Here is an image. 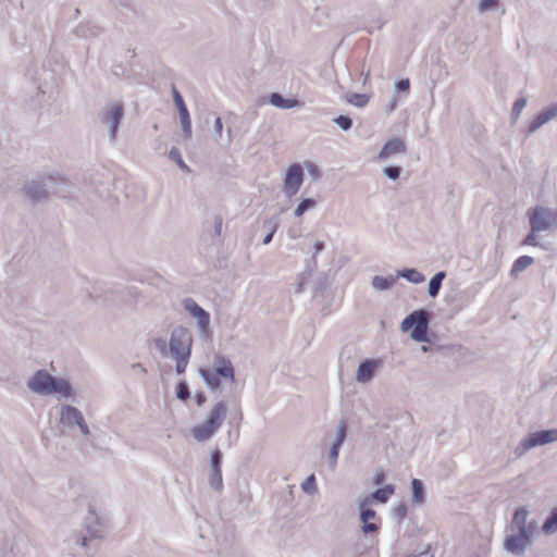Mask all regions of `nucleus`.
Masks as SVG:
<instances>
[{"mask_svg":"<svg viewBox=\"0 0 557 557\" xmlns=\"http://www.w3.org/2000/svg\"><path fill=\"white\" fill-rule=\"evenodd\" d=\"M61 422L67 425H78L84 434L89 433L88 425L86 424L79 410L72 406H65L61 410Z\"/></svg>","mask_w":557,"mask_h":557,"instance_id":"obj_9","label":"nucleus"},{"mask_svg":"<svg viewBox=\"0 0 557 557\" xmlns=\"http://www.w3.org/2000/svg\"><path fill=\"white\" fill-rule=\"evenodd\" d=\"M225 416V405L223 403L215 404L208 418L201 424L191 429L193 436L199 442L209 440L220 429Z\"/></svg>","mask_w":557,"mask_h":557,"instance_id":"obj_3","label":"nucleus"},{"mask_svg":"<svg viewBox=\"0 0 557 557\" xmlns=\"http://www.w3.org/2000/svg\"><path fill=\"white\" fill-rule=\"evenodd\" d=\"M110 115H111V120H112L111 136L113 137L115 135V133H116L119 123H120V121L122 119V115H123L122 107L120 104L114 106L111 109Z\"/></svg>","mask_w":557,"mask_h":557,"instance_id":"obj_22","label":"nucleus"},{"mask_svg":"<svg viewBox=\"0 0 557 557\" xmlns=\"http://www.w3.org/2000/svg\"><path fill=\"white\" fill-rule=\"evenodd\" d=\"M527 100L524 98H519L516 100L512 108V114L516 119L520 115L521 111L524 109Z\"/></svg>","mask_w":557,"mask_h":557,"instance_id":"obj_33","label":"nucleus"},{"mask_svg":"<svg viewBox=\"0 0 557 557\" xmlns=\"http://www.w3.org/2000/svg\"><path fill=\"white\" fill-rule=\"evenodd\" d=\"M302 490L307 493H311L315 490V478L313 474L308 476L302 483Z\"/></svg>","mask_w":557,"mask_h":557,"instance_id":"obj_35","label":"nucleus"},{"mask_svg":"<svg viewBox=\"0 0 557 557\" xmlns=\"http://www.w3.org/2000/svg\"><path fill=\"white\" fill-rule=\"evenodd\" d=\"M181 124L183 126L186 136L189 137L191 135V121L188 111H184L180 113Z\"/></svg>","mask_w":557,"mask_h":557,"instance_id":"obj_28","label":"nucleus"},{"mask_svg":"<svg viewBox=\"0 0 557 557\" xmlns=\"http://www.w3.org/2000/svg\"><path fill=\"white\" fill-rule=\"evenodd\" d=\"M216 371L220 375L228 379L234 377V371L233 367L230 361L227 360H221L219 367L216 368Z\"/></svg>","mask_w":557,"mask_h":557,"instance_id":"obj_25","label":"nucleus"},{"mask_svg":"<svg viewBox=\"0 0 557 557\" xmlns=\"http://www.w3.org/2000/svg\"><path fill=\"white\" fill-rule=\"evenodd\" d=\"M185 308L188 310L194 317L198 319V323L202 330H206L209 325V314L200 308L194 300L187 299L185 301Z\"/></svg>","mask_w":557,"mask_h":557,"instance_id":"obj_11","label":"nucleus"},{"mask_svg":"<svg viewBox=\"0 0 557 557\" xmlns=\"http://www.w3.org/2000/svg\"><path fill=\"white\" fill-rule=\"evenodd\" d=\"M411 337L417 342H425L429 327V317L424 310H416L404 319L401 330L404 332L412 329Z\"/></svg>","mask_w":557,"mask_h":557,"instance_id":"obj_4","label":"nucleus"},{"mask_svg":"<svg viewBox=\"0 0 557 557\" xmlns=\"http://www.w3.org/2000/svg\"><path fill=\"white\" fill-rule=\"evenodd\" d=\"M270 102L273 106H275L277 108H282V109H290V108L299 106L298 100H296V99H285L280 94H276V92L271 95Z\"/></svg>","mask_w":557,"mask_h":557,"instance_id":"obj_16","label":"nucleus"},{"mask_svg":"<svg viewBox=\"0 0 557 557\" xmlns=\"http://www.w3.org/2000/svg\"><path fill=\"white\" fill-rule=\"evenodd\" d=\"M172 94H173V99H174L175 106L178 110V113L188 111L187 107L183 100L182 95L180 94V91L176 89L175 86L172 87Z\"/></svg>","mask_w":557,"mask_h":557,"instance_id":"obj_29","label":"nucleus"},{"mask_svg":"<svg viewBox=\"0 0 557 557\" xmlns=\"http://www.w3.org/2000/svg\"><path fill=\"white\" fill-rule=\"evenodd\" d=\"M220 461H221V453L220 450H214L212 454V470H221L220 468Z\"/></svg>","mask_w":557,"mask_h":557,"instance_id":"obj_38","label":"nucleus"},{"mask_svg":"<svg viewBox=\"0 0 557 557\" xmlns=\"http://www.w3.org/2000/svg\"><path fill=\"white\" fill-rule=\"evenodd\" d=\"M26 193L32 199H39L45 195L44 190L39 189L37 186L27 187Z\"/></svg>","mask_w":557,"mask_h":557,"instance_id":"obj_36","label":"nucleus"},{"mask_svg":"<svg viewBox=\"0 0 557 557\" xmlns=\"http://www.w3.org/2000/svg\"><path fill=\"white\" fill-rule=\"evenodd\" d=\"M534 260L530 256H521L519 257L512 264L511 268V274L517 275L518 273L522 272L527 268H529L531 264H533Z\"/></svg>","mask_w":557,"mask_h":557,"instance_id":"obj_18","label":"nucleus"},{"mask_svg":"<svg viewBox=\"0 0 557 557\" xmlns=\"http://www.w3.org/2000/svg\"><path fill=\"white\" fill-rule=\"evenodd\" d=\"M207 381L209 382L210 385L218 386V380L211 381V379L207 376Z\"/></svg>","mask_w":557,"mask_h":557,"instance_id":"obj_46","label":"nucleus"},{"mask_svg":"<svg viewBox=\"0 0 557 557\" xmlns=\"http://www.w3.org/2000/svg\"><path fill=\"white\" fill-rule=\"evenodd\" d=\"M377 363L379 361L375 360H366L360 363L357 372V380L363 383L370 381Z\"/></svg>","mask_w":557,"mask_h":557,"instance_id":"obj_13","label":"nucleus"},{"mask_svg":"<svg viewBox=\"0 0 557 557\" xmlns=\"http://www.w3.org/2000/svg\"><path fill=\"white\" fill-rule=\"evenodd\" d=\"M523 244H524V245H529V246H536V245H537L536 236H535L534 232H533V233H531V234H529V235L525 237V239H524Z\"/></svg>","mask_w":557,"mask_h":557,"instance_id":"obj_41","label":"nucleus"},{"mask_svg":"<svg viewBox=\"0 0 557 557\" xmlns=\"http://www.w3.org/2000/svg\"><path fill=\"white\" fill-rule=\"evenodd\" d=\"M412 485V499L417 504H422L424 500V492H423V484L420 480L413 479L411 481Z\"/></svg>","mask_w":557,"mask_h":557,"instance_id":"obj_21","label":"nucleus"},{"mask_svg":"<svg viewBox=\"0 0 557 557\" xmlns=\"http://www.w3.org/2000/svg\"><path fill=\"white\" fill-rule=\"evenodd\" d=\"M210 484L213 488L218 491L222 488L223 483L221 470H212V474L210 476Z\"/></svg>","mask_w":557,"mask_h":557,"instance_id":"obj_31","label":"nucleus"},{"mask_svg":"<svg viewBox=\"0 0 557 557\" xmlns=\"http://www.w3.org/2000/svg\"><path fill=\"white\" fill-rule=\"evenodd\" d=\"M394 486L393 485H386L382 488H379L376 490L374 493H372L371 495L369 496H366L363 499H369V505L373 502V500H376L379 503H386L389 497L394 494Z\"/></svg>","mask_w":557,"mask_h":557,"instance_id":"obj_14","label":"nucleus"},{"mask_svg":"<svg viewBox=\"0 0 557 557\" xmlns=\"http://www.w3.org/2000/svg\"><path fill=\"white\" fill-rule=\"evenodd\" d=\"M28 386L40 394L59 393L65 397L72 395V388L65 380H55L46 371H38L30 379Z\"/></svg>","mask_w":557,"mask_h":557,"instance_id":"obj_1","label":"nucleus"},{"mask_svg":"<svg viewBox=\"0 0 557 557\" xmlns=\"http://www.w3.org/2000/svg\"><path fill=\"white\" fill-rule=\"evenodd\" d=\"M444 277H445V273L438 272L431 278L430 284H429L430 296L435 297L438 294V290L441 288L442 281L444 280Z\"/></svg>","mask_w":557,"mask_h":557,"instance_id":"obj_23","label":"nucleus"},{"mask_svg":"<svg viewBox=\"0 0 557 557\" xmlns=\"http://www.w3.org/2000/svg\"><path fill=\"white\" fill-rule=\"evenodd\" d=\"M369 499L359 500L360 520L363 522L362 532L364 534L377 532L381 528V520L373 509L368 508Z\"/></svg>","mask_w":557,"mask_h":557,"instance_id":"obj_6","label":"nucleus"},{"mask_svg":"<svg viewBox=\"0 0 557 557\" xmlns=\"http://www.w3.org/2000/svg\"><path fill=\"white\" fill-rule=\"evenodd\" d=\"M176 394H177V397L182 400H186L189 398V389H188V386L181 382L177 384V387H176Z\"/></svg>","mask_w":557,"mask_h":557,"instance_id":"obj_32","label":"nucleus"},{"mask_svg":"<svg viewBox=\"0 0 557 557\" xmlns=\"http://www.w3.org/2000/svg\"><path fill=\"white\" fill-rule=\"evenodd\" d=\"M542 530L545 534H552L557 531V507L553 509L550 516L543 524Z\"/></svg>","mask_w":557,"mask_h":557,"instance_id":"obj_20","label":"nucleus"},{"mask_svg":"<svg viewBox=\"0 0 557 557\" xmlns=\"http://www.w3.org/2000/svg\"><path fill=\"white\" fill-rule=\"evenodd\" d=\"M409 87H410L409 79H400V81L396 84V88H397V90H399V91H408V90H409Z\"/></svg>","mask_w":557,"mask_h":557,"instance_id":"obj_40","label":"nucleus"},{"mask_svg":"<svg viewBox=\"0 0 557 557\" xmlns=\"http://www.w3.org/2000/svg\"><path fill=\"white\" fill-rule=\"evenodd\" d=\"M178 163H180V165H181V166H184V168H185V165H184V163H183V161H182V160H178Z\"/></svg>","mask_w":557,"mask_h":557,"instance_id":"obj_48","label":"nucleus"},{"mask_svg":"<svg viewBox=\"0 0 557 557\" xmlns=\"http://www.w3.org/2000/svg\"><path fill=\"white\" fill-rule=\"evenodd\" d=\"M214 126H215V129L219 133V135H221L222 134V129H223V123H222L221 117H216L215 119Z\"/></svg>","mask_w":557,"mask_h":557,"instance_id":"obj_42","label":"nucleus"},{"mask_svg":"<svg viewBox=\"0 0 557 557\" xmlns=\"http://www.w3.org/2000/svg\"><path fill=\"white\" fill-rule=\"evenodd\" d=\"M304 181L302 169L299 164H293L288 168L285 180L284 189L287 196L292 197L297 194Z\"/></svg>","mask_w":557,"mask_h":557,"instance_id":"obj_7","label":"nucleus"},{"mask_svg":"<svg viewBox=\"0 0 557 557\" xmlns=\"http://www.w3.org/2000/svg\"><path fill=\"white\" fill-rule=\"evenodd\" d=\"M272 237H273V232L265 236V238L263 239V244H265V245L269 244L271 242Z\"/></svg>","mask_w":557,"mask_h":557,"instance_id":"obj_45","label":"nucleus"},{"mask_svg":"<svg viewBox=\"0 0 557 557\" xmlns=\"http://www.w3.org/2000/svg\"><path fill=\"white\" fill-rule=\"evenodd\" d=\"M394 283V278L393 277H382V276H374L373 280H372V285L374 288L376 289H386L388 287H391Z\"/></svg>","mask_w":557,"mask_h":557,"instance_id":"obj_26","label":"nucleus"},{"mask_svg":"<svg viewBox=\"0 0 557 557\" xmlns=\"http://www.w3.org/2000/svg\"><path fill=\"white\" fill-rule=\"evenodd\" d=\"M384 481V473L380 472L375 475V484H381Z\"/></svg>","mask_w":557,"mask_h":557,"instance_id":"obj_43","label":"nucleus"},{"mask_svg":"<svg viewBox=\"0 0 557 557\" xmlns=\"http://www.w3.org/2000/svg\"><path fill=\"white\" fill-rule=\"evenodd\" d=\"M315 205V201L313 199H304L298 207L295 210L296 216H301L305 211Z\"/></svg>","mask_w":557,"mask_h":557,"instance_id":"obj_30","label":"nucleus"},{"mask_svg":"<svg viewBox=\"0 0 557 557\" xmlns=\"http://www.w3.org/2000/svg\"><path fill=\"white\" fill-rule=\"evenodd\" d=\"M384 172L392 180H396L399 176V169L396 166H388Z\"/></svg>","mask_w":557,"mask_h":557,"instance_id":"obj_39","label":"nucleus"},{"mask_svg":"<svg viewBox=\"0 0 557 557\" xmlns=\"http://www.w3.org/2000/svg\"><path fill=\"white\" fill-rule=\"evenodd\" d=\"M346 429H347L346 422L345 421H341V423L338 424V436H337V440H336V442L333 444V446L331 448V457L334 460L337 459L338 448H339V446L342 445V443L345 440Z\"/></svg>","mask_w":557,"mask_h":557,"instance_id":"obj_17","label":"nucleus"},{"mask_svg":"<svg viewBox=\"0 0 557 557\" xmlns=\"http://www.w3.org/2000/svg\"><path fill=\"white\" fill-rule=\"evenodd\" d=\"M401 275L412 283H421L424 281L423 274L414 269L405 270Z\"/></svg>","mask_w":557,"mask_h":557,"instance_id":"obj_27","label":"nucleus"},{"mask_svg":"<svg viewBox=\"0 0 557 557\" xmlns=\"http://www.w3.org/2000/svg\"><path fill=\"white\" fill-rule=\"evenodd\" d=\"M555 115H557V106H554L548 111L537 115V117L533 122L531 129L532 131L536 129L537 127L542 126L544 123H546L548 120H550Z\"/></svg>","mask_w":557,"mask_h":557,"instance_id":"obj_19","label":"nucleus"},{"mask_svg":"<svg viewBox=\"0 0 557 557\" xmlns=\"http://www.w3.org/2000/svg\"><path fill=\"white\" fill-rule=\"evenodd\" d=\"M531 531H518V534L506 539L505 547L511 553H521L531 541Z\"/></svg>","mask_w":557,"mask_h":557,"instance_id":"obj_10","label":"nucleus"},{"mask_svg":"<svg viewBox=\"0 0 557 557\" xmlns=\"http://www.w3.org/2000/svg\"><path fill=\"white\" fill-rule=\"evenodd\" d=\"M347 101L358 108H362L368 104L369 96L364 94H352L347 98Z\"/></svg>","mask_w":557,"mask_h":557,"instance_id":"obj_24","label":"nucleus"},{"mask_svg":"<svg viewBox=\"0 0 557 557\" xmlns=\"http://www.w3.org/2000/svg\"><path fill=\"white\" fill-rule=\"evenodd\" d=\"M336 124L343 128L344 131H347L351 127V120L348 116L339 115L335 119Z\"/></svg>","mask_w":557,"mask_h":557,"instance_id":"obj_34","label":"nucleus"},{"mask_svg":"<svg viewBox=\"0 0 557 557\" xmlns=\"http://www.w3.org/2000/svg\"><path fill=\"white\" fill-rule=\"evenodd\" d=\"M203 400H205V399H203V397H202V396H199V397H198V404H199V405H200Z\"/></svg>","mask_w":557,"mask_h":557,"instance_id":"obj_47","label":"nucleus"},{"mask_svg":"<svg viewBox=\"0 0 557 557\" xmlns=\"http://www.w3.org/2000/svg\"><path fill=\"white\" fill-rule=\"evenodd\" d=\"M406 149L405 143L398 138L389 139L379 153L380 159H386L392 154L401 153Z\"/></svg>","mask_w":557,"mask_h":557,"instance_id":"obj_12","label":"nucleus"},{"mask_svg":"<svg viewBox=\"0 0 557 557\" xmlns=\"http://www.w3.org/2000/svg\"><path fill=\"white\" fill-rule=\"evenodd\" d=\"M324 248V244L322 242H317L314 244L315 253L320 252Z\"/></svg>","mask_w":557,"mask_h":557,"instance_id":"obj_44","label":"nucleus"},{"mask_svg":"<svg viewBox=\"0 0 557 557\" xmlns=\"http://www.w3.org/2000/svg\"><path fill=\"white\" fill-rule=\"evenodd\" d=\"M191 336L185 329L175 330L170 339V349L176 358V371L183 373L190 356Z\"/></svg>","mask_w":557,"mask_h":557,"instance_id":"obj_2","label":"nucleus"},{"mask_svg":"<svg viewBox=\"0 0 557 557\" xmlns=\"http://www.w3.org/2000/svg\"><path fill=\"white\" fill-rule=\"evenodd\" d=\"M528 519V510L525 508H518L512 518V525L518 529V531H533L532 525H527Z\"/></svg>","mask_w":557,"mask_h":557,"instance_id":"obj_15","label":"nucleus"},{"mask_svg":"<svg viewBox=\"0 0 557 557\" xmlns=\"http://www.w3.org/2000/svg\"><path fill=\"white\" fill-rule=\"evenodd\" d=\"M557 441V430H544L532 433L521 443L522 450L525 451L534 446L544 445Z\"/></svg>","mask_w":557,"mask_h":557,"instance_id":"obj_8","label":"nucleus"},{"mask_svg":"<svg viewBox=\"0 0 557 557\" xmlns=\"http://www.w3.org/2000/svg\"><path fill=\"white\" fill-rule=\"evenodd\" d=\"M497 7V0H481L479 3V10L484 12L490 9H494Z\"/></svg>","mask_w":557,"mask_h":557,"instance_id":"obj_37","label":"nucleus"},{"mask_svg":"<svg viewBox=\"0 0 557 557\" xmlns=\"http://www.w3.org/2000/svg\"><path fill=\"white\" fill-rule=\"evenodd\" d=\"M528 216L532 232L546 231L557 224V212L543 207L529 210Z\"/></svg>","mask_w":557,"mask_h":557,"instance_id":"obj_5","label":"nucleus"}]
</instances>
